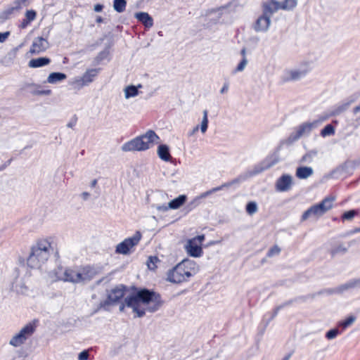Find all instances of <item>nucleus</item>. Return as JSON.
<instances>
[{
  "label": "nucleus",
  "instance_id": "obj_1",
  "mask_svg": "<svg viewBox=\"0 0 360 360\" xmlns=\"http://www.w3.org/2000/svg\"><path fill=\"white\" fill-rule=\"evenodd\" d=\"M162 305L160 297L153 291L148 289H142L136 292V295L127 297L124 299V303L120 305V311H122L124 307L127 306L132 309L136 314V316L142 317L145 315L146 311L155 312L159 309Z\"/></svg>",
  "mask_w": 360,
  "mask_h": 360
},
{
  "label": "nucleus",
  "instance_id": "obj_2",
  "mask_svg": "<svg viewBox=\"0 0 360 360\" xmlns=\"http://www.w3.org/2000/svg\"><path fill=\"white\" fill-rule=\"evenodd\" d=\"M198 271V266L191 259H184L167 273V280L173 283H181L188 281Z\"/></svg>",
  "mask_w": 360,
  "mask_h": 360
},
{
  "label": "nucleus",
  "instance_id": "obj_3",
  "mask_svg": "<svg viewBox=\"0 0 360 360\" xmlns=\"http://www.w3.org/2000/svg\"><path fill=\"white\" fill-rule=\"evenodd\" d=\"M51 249V242L48 239H40L32 247L27 259V265L32 269H39L44 264Z\"/></svg>",
  "mask_w": 360,
  "mask_h": 360
},
{
  "label": "nucleus",
  "instance_id": "obj_4",
  "mask_svg": "<svg viewBox=\"0 0 360 360\" xmlns=\"http://www.w3.org/2000/svg\"><path fill=\"white\" fill-rule=\"evenodd\" d=\"M159 139V136L154 131L148 130L145 134L124 143L122 146V150L124 152L146 150L153 143H158Z\"/></svg>",
  "mask_w": 360,
  "mask_h": 360
},
{
  "label": "nucleus",
  "instance_id": "obj_5",
  "mask_svg": "<svg viewBox=\"0 0 360 360\" xmlns=\"http://www.w3.org/2000/svg\"><path fill=\"white\" fill-rule=\"evenodd\" d=\"M335 199L332 196L326 197L319 204L310 207L302 214L301 220L305 221L309 218L318 219L321 217L333 207Z\"/></svg>",
  "mask_w": 360,
  "mask_h": 360
},
{
  "label": "nucleus",
  "instance_id": "obj_6",
  "mask_svg": "<svg viewBox=\"0 0 360 360\" xmlns=\"http://www.w3.org/2000/svg\"><path fill=\"white\" fill-rule=\"evenodd\" d=\"M309 61H302L297 66L285 69L282 77L283 82L298 81L304 77L311 70Z\"/></svg>",
  "mask_w": 360,
  "mask_h": 360
},
{
  "label": "nucleus",
  "instance_id": "obj_7",
  "mask_svg": "<svg viewBox=\"0 0 360 360\" xmlns=\"http://www.w3.org/2000/svg\"><path fill=\"white\" fill-rule=\"evenodd\" d=\"M36 322V321H33L22 327L18 333L11 338L9 340V345L14 347L22 345L35 332L37 328Z\"/></svg>",
  "mask_w": 360,
  "mask_h": 360
},
{
  "label": "nucleus",
  "instance_id": "obj_8",
  "mask_svg": "<svg viewBox=\"0 0 360 360\" xmlns=\"http://www.w3.org/2000/svg\"><path fill=\"white\" fill-rule=\"evenodd\" d=\"M324 120L325 119L316 120L311 122H305L300 124L294 132L290 134L286 140L287 143L290 144L297 141L302 136L309 134L312 129L318 127Z\"/></svg>",
  "mask_w": 360,
  "mask_h": 360
},
{
  "label": "nucleus",
  "instance_id": "obj_9",
  "mask_svg": "<svg viewBox=\"0 0 360 360\" xmlns=\"http://www.w3.org/2000/svg\"><path fill=\"white\" fill-rule=\"evenodd\" d=\"M142 235L140 231H136L131 237L124 239L117 245L115 252L117 254L128 255L131 250L140 242Z\"/></svg>",
  "mask_w": 360,
  "mask_h": 360
},
{
  "label": "nucleus",
  "instance_id": "obj_10",
  "mask_svg": "<svg viewBox=\"0 0 360 360\" xmlns=\"http://www.w3.org/2000/svg\"><path fill=\"white\" fill-rule=\"evenodd\" d=\"M204 240V235H200L188 240L186 245H185L187 253L193 257H200L202 254L201 245Z\"/></svg>",
  "mask_w": 360,
  "mask_h": 360
},
{
  "label": "nucleus",
  "instance_id": "obj_11",
  "mask_svg": "<svg viewBox=\"0 0 360 360\" xmlns=\"http://www.w3.org/2000/svg\"><path fill=\"white\" fill-rule=\"evenodd\" d=\"M279 162V157L277 153H274L264 160L260 165L255 167L252 175H255L263 171L269 169Z\"/></svg>",
  "mask_w": 360,
  "mask_h": 360
},
{
  "label": "nucleus",
  "instance_id": "obj_12",
  "mask_svg": "<svg viewBox=\"0 0 360 360\" xmlns=\"http://www.w3.org/2000/svg\"><path fill=\"white\" fill-rule=\"evenodd\" d=\"M187 197L186 195H180L177 198L171 200L168 205H155L154 207L159 212H167L169 209L176 210L182 206L186 201Z\"/></svg>",
  "mask_w": 360,
  "mask_h": 360
},
{
  "label": "nucleus",
  "instance_id": "obj_13",
  "mask_svg": "<svg viewBox=\"0 0 360 360\" xmlns=\"http://www.w3.org/2000/svg\"><path fill=\"white\" fill-rule=\"evenodd\" d=\"M262 13L271 18L273 15L281 10L280 1L278 0H266L261 4Z\"/></svg>",
  "mask_w": 360,
  "mask_h": 360
},
{
  "label": "nucleus",
  "instance_id": "obj_14",
  "mask_svg": "<svg viewBox=\"0 0 360 360\" xmlns=\"http://www.w3.org/2000/svg\"><path fill=\"white\" fill-rule=\"evenodd\" d=\"M49 47L48 40L42 37H38L34 39L30 49L32 54H39L46 51Z\"/></svg>",
  "mask_w": 360,
  "mask_h": 360
},
{
  "label": "nucleus",
  "instance_id": "obj_15",
  "mask_svg": "<svg viewBox=\"0 0 360 360\" xmlns=\"http://www.w3.org/2000/svg\"><path fill=\"white\" fill-rule=\"evenodd\" d=\"M271 25V18L262 13L252 25V28L256 32H266L269 30Z\"/></svg>",
  "mask_w": 360,
  "mask_h": 360
},
{
  "label": "nucleus",
  "instance_id": "obj_16",
  "mask_svg": "<svg viewBox=\"0 0 360 360\" xmlns=\"http://www.w3.org/2000/svg\"><path fill=\"white\" fill-rule=\"evenodd\" d=\"M293 180L292 176L284 174L276 180L275 188L277 191L285 192L291 188Z\"/></svg>",
  "mask_w": 360,
  "mask_h": 360
},
{
  "label": "nucleus",
  "instance_id": "obj_17",
  "mask_svg": "<svg viewBox=\"0 0 360 360\" xmlns=\"http://www.w3.org/2000/svg\"><path fill=\"white\" fill-rule=\"evenodd\" d=\"M360 288V278L349 281L346 283L340 285V286H338L337 288H335L333 289H329L327 291L329 294H333V293L340 294L346 290H348L351 288Z\"/></svg>",
  "mask_w": 360,
  "mask_h": 360
},
{
  "label": "nucleus",
  "instance_id": "obj_18",
  "mask_svg": "<svg viewBox=\"0 0 360 360\" xmlns=\"http://www.w3.org/2000/svg\"><path fill=\"white\" fill-rule=\"evenodd\" d=\"M124 295L123 286L116 287L111 290L105 301L106 304H113L122 299Z\"/></svg>",
  "mask_w": 360,
  "mask_h": 360
},
{
  "label": "nucleus",
  "instance_id": "obj_19",
  "mask_svg": "<svg viewBox=\"0 0 360 360\" xmlns=\"http://www.w3.org/2000/svg\"><path fill=\"white\" fill-rule=\"evenodd\" d=\"M358 97H359V95H357V94H354V95L352 96L349 101L337 105L333 110L332 114L333 115H338L341 114L342 112L346 111L348 109L350 104L352 103L353 102H354L358 98Z\"/></svg>",
  "mask_w": 360,
  "mask_h": 360
},
{
  "label": "nucleus",
  "instance_id": "obj_20",
  "mask_svg": "<svg viewBox=\"0 0 360 360\" xmlns=\"http://www.w3.org/2000/svg\"><path fill=\"white\" fill-rule=\"evenodd\" d=\"M135 18L142 22L146 27H151L153 25V20L148 13H135Z\"/></svg>",
  "mask_w": 360,
  "mask_h": 360
},
{
  "label": "nucleus",
  "instance_id": "obj_21",
  "mask_svg": "<svg viewBox=\"0 0 360 360\" xmlns=\"http://www.w3.org/2000/svg\"><path fill=\"white\" fill-rule=\"evenodd\" d=\"M77 271L78 269H66L60 278L66 282L77 283Z\"/></svg>",
  "mask_w": 360,
  "mask_h": 360
},
{
  "label": "nucleus",
  "instance_id": "obj_22",
  "mask_svg": "<svg viewBox=\"0 0 360 360\" xmlns=\"http://www.w3.org/2000/svg\"><path fill=\"white\" fill-rule=\"evenodd\" d=\"M314 174V170L310 167H299L296 169V176L300 179H306Z\"/></svg>",
  "mask_w": 360,
  "mask_h": 360
},
{
  "label": "nucleus",
  "instance_id": "obj_23",
  "mask_svg": "<svg viewBox=\"0 0 360 360\" xmlns=\"http://www.w3.org/2000/svg\"><path fill=\"white\" fill-rule=\"evenodd\" d=\"M51 63L50 58L47 57H40L32 59L29 61V67L32 68H41L49 65Z\"/></svg>",
  "mask_w": 360,
  "mask_h": 360
},
{
  "label": "nucleus",
  "instance_id": "obj_24",
  "mask_svg": "<svg viewBox=\"0 0 360 360\" xmlns=\"http://www.w3.org/2000/svg\"><path fill=\"white\" fill-rule=\"evenodd\" d=\"M159 158L166 162L171 160L172 156L169 153V146L165 144H161L158 147L157 150Z\"/></svg>",
  "mask_w": 360,
  "mask_h": 360
},
{
  "label": "nucleus",
  "instance_id": "obj_25",
  "mask_svg": "<svg viewBox=\"0 0 360 360\" xmlns=\"http://www.w3.org/2000/svg\"><path fill=\"white\" fill-rule=\"evenodd\" d=\"M100 69H90L87 70L82 76L86 86L92 82L94 78L97 76Z\"/></svg>",
  "mask_w": 360,
  "mask_h": 360
},
{
  "label": "nucleus",
  "instance_id": "obj_26",
  "mask_svg": "<svg viewBox=\"0 0 360 360\" xmlns=\"http://www.w3.org/2000/svg\"><path fill=\"white\" fill-rule=\"evenodd\" d=\"M79 269L83 275V280H85L86 283L91 281L96 275V270L91 266H85Z\"/></svg>",
  "mask_w": 360,
  "mask_h": 360
},
{
  "label": "nucleus",
  "instance_id": "obj_27",
  "mask_svg": "<svg viewBox=\"0 0 360 360\" xmlns=\"http://www.w3.org/2000/svg\"><path fill=\"white\" fill-rule=\"evenodd\" d=\"M27 0H16L14 1V6L6 10L2 14L1 18L6 19L11 15L14 11H18L21 8V4L25 3Z\"/></svg>",
  "mask_w": 360,
  "mask_h": 360
},
{
  "label": "nucleus",
  "instance_id": "obj_28",
  "mask_svg": "<svg viewBox=\"0 0 360 360\" xmlns=\"http://www.w3.org/2000/svg\"><path fill=\"white\" fill-rule=\"evenodd\" d=\"M67 78L65 74L62 72H51L47 77V82L49 84H56Z\"/></svg>",
  "mask_w": 360,
  "mask_h": 360
},
{
  "label": "nucleus",
  "instance_id": "obj_29",
  "mask_svg": "<svg viewBox=\"0 0 360 360\" xmlns=\"http://www.w3.org/2000/svg\"><path fill=\"white\" fill-rule=\"evenodd\" d=\"M297 6V0H283L280 1L281 10L283 11H292Z\"/></svg>",
  "mask_w": 360,
  "mask_h": 360
},
{
  "label": "nucleus",
  "instance_id": "obj_30",
  "mask_svg": "<svg viewBox=\"0 0 360 360\" xmlns=\"http://www.w3.org/2000/svg\"><path fill=\"white\" fill-rule=\"evenodd\" d=\"M12 288L17 293L25 294L27 292V288L21 279H17L13 283Z\"/></svg>",
  "mask_w": 360,
  "mask_h": 360
},
{
  "label": "nucleus",
  "instance_id": "obj_31",
  "mask_svg": "<svg viewBox=\"0 0 360 360\" xmlns=\"http://www.w3.org/2000/svg\"><path fill=\"white\" fill-rule=\"evenodd\" d=\"M139 94L138 87L131 85L129 86H127L124 89V96L125 98H129L131 97H134Z\"/></svg>",
  "mask_w": 360,
  "mask_h": 360
},
{
  "label": "nucleus",
  "instance_id": "obj_32",
  "mask_svg": "<svg viewBox=\"0 0 360 360\" xmlns=\"http://www.w3.org/2000/svg\"><path fill=\"white\" fill-rule=\"evenodd\" d=\"M126 0H114L113 8L118 13H122L126 8Z\"/></svg>",
  "mask_w": 360,
  "mask_h": 360
},
{
  "label": "nucleus",
  "instance_id": "obj_33",
  "mask_svg": "<svg viewBox=\"0 0 360 360\" xmlns=\"http://www.w3.org/2000/svg\"><path fill=\"white\" fill-rule=\"evenodd\" d=\"M208 112L207 110H203V117L200 124V131L202 134H205L207 129L208 127V118H207Z\"/></svg>",
  "mask_w": 360,
  "mask_h": 360
},
{
  "label": "nucleus",
  "instance_id": "obj_34",
  "mask_svg": "<svg viewBox=\"0 0 360 360\" xmlns=\"http://www.w3.org/2000/svg\"><path fill=\"white\" fill-rule=\"evenodd\" d=\"M347 166L346 164L342 165L339 167H338L335 169H334L331 175L333 177H338L339 175L343 174L346 172Z\"/></svg>",
  "mask_w": 360,
  "mask_h": 360
},
{
  "label": "nucleus",
  "instance_id": "obj_35",
  "mask_svg": "<svg viewBox=\"0 0 360 360\" xmlns=\"http://www.w3.org/2000/svg\"><path fill=\"white\" fill-rule=\"evenodd\" d=\"M335 133V129L331 124H327L321 130V135L323 137L333 135Z\"/></svg>",
  "mask_w": 360,
  "mask_h": 360
},
{
  "label": "nucleus",
  "instance_id": "obj_36",
  "mask_svg": "<svg viewBox=\"0 0 360 360\" xmlns=\"http://www.w3.org/2000/svg\"><path fill=\"white\" fill-rule=\"evenodd\" d=\"M347 251V248L346 247H345L344 245L340 244V245H338V246L333 248L331 250L330 253H331V255L333 256H334V255H335L337 254H339V253L344 254Z\"/></svg>",
  "mask_w": 360,
  "mask_h": 360
},
{
  "label": "nucleus",
  "instance_id": "obj_37",
  "mask_svg": "<svg viewBox=\"0 0 360 360\" xmlns=\"http://www.w3.org/2000/svg\"><path fill=\"white\" fill-rule=\"evenodd\" d=\"M246 212L252 215L257 212V205L255 202H249L246 205Z\"/></svg>",
  "mask_w": 360,
  "mask_h": 360
},
{
  "label": "nucleus",
  "instance_id": "obj_38",
  "mask_svg": "<svg viewBox=\"0 0 360 360\" xmlns=\"http://www.w3.org/2000/svg\"><path fill=\"white\" fill-rule=\"evenodd\" d=\"M356 320V318L353 316H349L347 319H346L345 321H341L339 323V326L342 327L343 329H345L350 325H352Z\"/></svg>",
  "mask_w": 360,
  "mask_h": 360
},
{
  "label": "nucleus",
  "instance_id": "obj_39",
  "mask_svg": "<svg viewBox=\"0 0 360 360\" xmlns=\"http://www.w3.org/2000/svg\"><path fill=\"white\" fill-rule=\"evenodd\" d=\"M356 211L354 210H351L347 212H345L342 216V220L351 221L356 214Z\"/></svg>",
  "mask_w": 360,
  "mask_h": 360
},
{
  "label": "nucleus",
  "instance_id": "obj_40",
  "mask_svg": "<svg viewBox=\"0 0 360 360\" xmlns=\"http://www.w3.org/2000/svg\"><path fill=\"white\" fill-rule=\"evenodd\" d=\"M159 262L157 257H150L147 262V265L149 269L153 270L156 268V263Z\"/></svg>",
  "mask_w": 360,
  "mask_h": 360
},
{
  "label": "nucleus",
  "instance_id": "obj_41",
  "mask_svg": "<svg viewBox=\"0 0 360 360\" xmlns=\"http://www.w3.org/2000/svg\"><path fill=\"white\" fill-rule=\"evenodd\" d=\"M72 85L75 86V88L80 89L84 86H86L83 79L82 77L75 78L71 83Z\"/></svg>",
  "mask_w": 360,
  "mask_h": 360
},
{
  "label": "nucleus",
  "instance_id": "obj_42",
  "mask_svg": "<svg viewBox=\"0 0 360 360\" xmlns=\"http://www.w3.org/2000/svg\"><path fill=\"white\" fill-rule=\"evenodd\" d=\"M241 181H242V178L238 177V178L234 179L233 180H232L229 182L225 183L220 186H218V188H221V190L224 188H228V187L233 186V184H239L241 182Z\"/></svg>",
  "mask_w": 360,
  "mask_h": 360
},
{
  "label": "nucleus",
  "instance_id": "obj_43",
  "mask_svg": "<svg viewBox=\"0 0 360 360\" xmlns=\"http://www.w3.org/2000/svg\"><path fill=\"white\" fill-rule=\"evenodd\" d=\"M339 333V330L338 328H333V329H331L330 330H328L326 334V337L328 339V340H332V339H334Z\"/></svg>",
  "mask_w": 360,
  "mask_h": 360
},
{
  "label": "nucleus",
  "instance_id": "obj_44",
  "mask_svg": "<svg viewBox=\"0 0 360 360\" xmlns=\"http://www.w3.org/2000/svg\"><path fill=\"white\" fill-rule=\"evenodd\" d=\"M36 15L37 13L34 10H29L25 13V19L32 22L36 18Z\"/></svg>",
  "mask_w": 360,
  "mask_h": 360
},
{
  "label": "nucleus",
  "instance_id": "obj_45",
  "mask_svg": "<svg viewBox=\"0 0 360 360\" xmlns=\"http://www.w3.org/2000/svg\"><path fill=\"white\" fill-rule=\"evenodd\" d=\"M280 252L281 249L278 246L275 245L268 251L267 256L271 257L274 255H278Z\"/></svg>",
  "mask_w": 360,
  "mask_h": 360
},
{
  "label": "nucleus",
  "instance_id": "obj_46",
  "mask_svg": "<svg viewBox=\"0 0 360 360\" xmlns=\"http://www.w3.org/2000/svg\"><path fill=\"white\" fill-rule=\"evenodd\" d=\"M247 64H248V60H247L246 57L243 58V60L238 65V66L236 69V71H237V72L243 71L245 69Z\"/></svg>",
  "mask_w": 360,
  "mask_h": 360
},
{
  "label": "nucleus",
  "instance_id": "obj_47",
  "mask_svg": "<svg viewBox=\"0 0 360 360\" xmlns=\"http://www.w3.org/2000/svg\"><path fill=\"white\" fill-rule=\"evenodd\" d=\"M291 303H292V302H291V301H288V302H286L283 303V304H281V305H279V306L276 307L275 308L274 311L273 317L276 316L278 314V311H279L282 308H283V307H285V306L290 305Z\"/></svg>",
  "mask_w": 360,
  "mask_h": 360
},
{
  "label": "nucleus",
  "instance_id": "obj_48",
  "mask_svg": "<svg viewBox=\"0 0 360 360\" xmlns=\"http://www.w3.org/2000/svg\"><path fill=\"white\" fill-rule=\"evenodd\" d=\"M220 190H221V188H218V187L213 188L212 189H211L210 191L202 193L200 195V198H205V197L208 196L209 195L212 194V193H214V192L220 191Z\"/></svg>",
  "mask_w": 360,
  "mask_h": 360
},
{
  "label": "nucleus",
  "instance_id": "obj_49",
  "mask_svg": "<svg viewBox=\"0 0 360 360\" xmlns=\"http://www.w3.org/2000/svg\"><path fill=\"white\" fill-rule=\"evenodd\" d=\"M89 352L87 350H84L82 352H80L78 355V359L79 360H87L89 358Z\"/></svg>",
  "mask_w": 360,
  "mask_h": 360
},
{
  "label": "nucleus",
  "instance_id": "obj_50",
  "mask_svg": "<svg viewBox=\"0 0 360 360\" xmlns=\"http://www.w3.org/2000/svg\"><path fill=\"white\" fill-rule=\"evenodd\" d=\"M77 283H86V281L85 280H83V275L80 271V269H78L77 274Z\"/></svg>",
  "mask_w": 360,
  "mask_h": 360
},
{
  "label": "nucleus",
  "instance_id": "obj_51",
  "mask_svg": "<svg viewBox=\"0 0 360 360\" xmlns=\"http://www.w3.org/2000/svg\"><path fill=\"white\" fill-rule=\"evenodd\" d=\"M10 35V32H0V42H4Z\"/></svg>",
  "mask_w": 360,
  "mask_h": 360
},
{
  "label": "nucleus",
  "instance_id": "obj_52",
  "mask_svg": "<svg viewBox=\"0 0 360 360\" xmlns=\"http://www.w3.org/2000/svg\"><path fill=\"white\" fill-rule=\"evenodd\" d=\"M51 91L50 89L42 90V91H37L34 92V94H37V95H46V96H49V95H51Z\"/></svg>",
  "mask_w": 360,
  "mask_h": 360
},
{
  "label": "nucleus",
  "instance_id": "obj_53",
  "mask_svg": "<svg viewBox=\"0 0 360 360\" xmlns=\"http://www.w3.org/2000/svg\"><path fill=\"white\" fill-rule=\"evenodd\" d=\"M103 6L102 4H98L94 6V10L96 12H101L103 10Z\"/></svg>",
  "mask_w": 360,
  "mask_h": 360
},
{
  "label": "nucleus",
  "instance_id": "obj_54",
  "mask_svg": "<svg viewBox=\"0 0 360 360\" xmlns=\"http://www.w3.org/2000/svg\"><path fill=\"white\" fill-rule=\"evenodd\" d=\"M229 90V84L227 83H225L223 86V87L220 90V93L221 94H225Z\"/></svg>",
  "mask_w": 360,
  "mask_h": 360
},
{
  "label": "nucleus",
  "instance_id": "obj_55",
  "mask_svg": "<svg viewBox=\"0 0 360 360\" xmlns=\"http://www.w3.org/2000/svg\"><path fill=\"white\" fill-rule=\"evenodd\" d=\"M30 22V21L24 19L20 25L21 28H25Z\"/></svg>",
  "mask_w": 360,
  "mask_h": 360
},
{
  "label": "nucleus",
  "instance_id": "obj_56",
  "mask_svg": "<svg viewBox=\"0 0 360 360\" xmlns=\"http://www.w3.org/2000/svg\"><path fill=\"white\" fill-rule=\"evenodd\" d=\"M90 194L88 193V192H83L82 194H81V196L82 198V199L84 200H88Z\"/></svg>",
  "mask_w": 360,
  "mask_h": 360
},
{
  "label": "nucleus",
  "instance_id": "obj_57",
  "mask_svg": "<svg viewBox=\"0 0 360 360\" xmlns=\"http://www.w3.org/2000/svg\"><path fill=\"white\" fill-rule=\"evenodd\" d=\"M359 112H360V104L359 105L356 106L353 110V112L354 115H356Z\"/></svg>",
  "mask_w": 360,
  "mask_h": 360
},
{
  "label": "nucleus",
  "instance_id": "obj_58",
  "mask_svg": "<svg viewBox=\"0 0 360 360\" xmlns=\"http://www.w3.org/2000/svg\"><path fill=\"white\" fill-rule=\"evenodd\" d=\"M199 129V127L198 126H196L195 128H193V129L192 130V131L189 134V136H192L193 135L196 131H198Z\"/></svg>",
  "mask_w": 360,
  "mask_h": 360
},
{
  "label": "nucleus",
  "instance_id": "obj_59",
  "mask_svg": "<svg viewBox=\"0 0 360 360\" xmlns=\"http://www.w3.org/2000/svg\"><path fill=\"white\" fill-rule=\"evenodd\" d=\"M96 22L98 23H101V22H103V19L102 17L101 16H98L96 20Z\"/></svg>",
  "mask_w": 360,
  "mask_h": 360
},
{
  "label": "nucleus",
  "instance_id": "obj_60",
  "mask_svg": "<svg viewBox=\"0 0 360 360\" xmlns=\"http://www.w3.org/2000/svg\"><path fill=\"white\" fill-rule=\"evenodd\" d=\"M240 53L241 55L243 56V57H245V55H246V49L245 48H243L241 51H240Z\"/></svg>",
  "mask_w": 360,
  "mask_h": 360
},
{
  "label": "nucleus",
  "instance_id": "obj_61",
  "mask_svg": "<svg viewBox=\"0 0 360 360\" xmlns=\"http://www.w3.org/2000/svg\"><path fill=\"white\" fill-rule=\"evenodd\" d=\"M96 184H97V180H96V179H94V180L91 181V187H95V186H96Z\"/></svg>",
  "mask_w": 360,
  "mask_h": 360
},
{
  "label": "nucleus",
  "instance_id": "obj_62",
  "mask_svg": "<svg viewBox=\"0 0 360 360\" xmlns=\"http://www.w3.org/2000/svg\"><path fill=\"white\" fill-rule=\"evenodd\" d=\"M291 355H292V353L288 354V355H286V356L283 359V360H289V359H290V356H291Z\"/></svg>",
  "mask_w": 360,
  "mask_h": 360
},
{
  "label": "nucleus",
  "instance_id": "obj_63",
  "mask_svg": "<svg viewBox=\"0 0 360 360\" xmlns=\"http://www.w3.org/2000/svg\"><path fill=\"white\" fill-rule=\"evenodd\" d=\"M309 155H305L302 157V161H306L307 160V158H309Z\"/></svg>",
  "mask_w": 360,
  "mask_h": 360
},
{
  "label": "nucleus",
  "instance_id": "obj_64",
  "mask_svg": "<svg viewBox=\"0 0 360 360\" xmlns=\"http://www.w3.org/2000/svg\"><path fill=\"white\" fill-rule=\"evenodd\" d=\"M73 124L72 123H68V127H72Z\"/></svg>",
  "mask_w": 360,
  "mask_h": 360
}]
</instances>
